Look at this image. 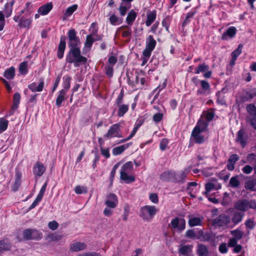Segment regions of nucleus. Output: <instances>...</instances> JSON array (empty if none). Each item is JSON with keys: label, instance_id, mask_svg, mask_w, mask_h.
<instances>
[{"label": "nucleus", "instance_id": "11", "mask_svg": "<svg viewBox=\"0 0 256 256\" xmlns=\"http://www.w3.org/2000/svg\"><path fill=\"white\" fill-rule=\"evenodd\" d=\"M170 228L179 232L182 231L186 227V221L184 218H176L170 222Z\"/></svg>", "mask_w": 256, "mask_h": 256}, {"label": "nucleus", "instance_id": "62", "mask_svg": "<svg viewBox=\"0 0 256 256\" xmlns=\"http://www.w3.org/2000/svg\"><path fill=\"white\" fill-rule=\"evenodd\" d=\"M48 226L50 230H54L58 228V224L56 221L53 220L48 223Z\"/></svg>", "mask_w": 256, "mask_h": 256}, {"label": "nucleus", "instance_id": "48", "mask_svg": "<svg viewBox=\"0 0 256 256\" xmlns=\"http://www.w3.org/2000/svg\"><path fill=\"white\" fill-rule=\"evenodd\" d=\"M230 233L234 236V238L238 240L241 239L244 235V232L238 228L232 230Z\"/></svg>", "mask_w": 256, "mask_h": 256}, {"label": "nucleus", "instance_id": "27", "mask_svg": "<svg viewBox=\"0 0 256 256\" xmlns=\"http://www.w3.org/2000/svg\"><path fill=\"white\" fill-rule=\"evenodd\" d=\"M214 116V114L212 112H203L199 120H202L208 126V122L211 120Z\"/></svg>", "mask_w": 256, "mask_h": 256}, {"label": "nucleus", "instance_id": "3", "mask_svg": "<svg viewBox=\"0 0 256 256\" xmlns=\"http://www.w3.org/2000/svg\"><path fill=\"white\" fill-rule=\"evenodd\" d=\"M118 198L114 194H108L106 198L104 204L106 207L104 210V214L106 216H110L113 214V209L118 205Z\"/></svg>", "mask_w": 256, "mask_h": 256}, {"label": "nucleus", "instance_id": "38", "mask_svg": "<svg viewBox=\"0 0 256 256\" xmlns=\"http://www.w3.org/2000/svg\"><path fill=\"white\" fill-rule=\"evenodd\" d=\"M124 2H122L119 8V11L122 16H124L126 14L127 10L129 9L131 6L130 4H124Z\"/></svg>", "mask_w": 256, "mask_h": 256}, {"label": "nucleus", "instance_id": "10", "mask_svg": "<svg viewBox=\"0 0 256 256\" xmlns=\"http://www.w3.org/2000/svg\"><path fill=\"white\" fill-rule=\"evenodd\" d=\"M14 20L18 22V26L20 28L29 29L32 22V18H24L20 15H16L14 16Z\"/></svg>", "mask_w": 256, "mask_h": 256}, {"label": "nucleus", "instance_id": "18", "mask_svg": "<svg viewBox=\"0 0 256 256\" xmlns=\"http://www.w3.org/2000/svg\"><path fill=\"white\" fill-rule=\"evenodd\" d=\"M53 5L52 2H48L39 8L38 12L42 16L47 14L52 8Z\"/></svg>", "mask_w": 256, "mask_h": 256}, {"label": "nucleus", "instance_id": "47", "mask_svg": "<svg viewBox=\"0 0 256 256\" xmlns=\"http://www.w3.org/2000/svg\"><path fill=\"white\" fill-rule=\"evenodd\" d=\"M64 88L62 90L68 92L70 87L71 78L69 76H65L64 78Z\"/></svg>", "mask_w": 256, "mask_h": 256}, {"label": "nucleus", "instance_id": "37", "mask_svg": "<svg viewBox=\"0 0 256 256\" xmlns=\"http://www.w3.org/2000/svg\"><path fill=\"white\" fill-rule=\"evenodd\" d=\"M78 8L77 4H74L70 7H68L64 16V20L67 18L68 17L70 16Z\"/></svg>", "mask_w": 256, "mask_h": 256}, {"label": "nucleus", "instance_id": "12", "mask_svg": "<svg viewBox=\"0 0 256 256\" xmlns=\"http://www.w3.org/2000/svg\"><path fill=\"white\" fill-rule=\"evenodd\" d=\"M23 234L24 237L27 240H38L42 237V233L36 230H26L24 232Z\"/></svg>", "mask_w": 256, "mask_h": 256}, {"label": "nucleus", "instance_id": "31", "mask_svg": "<svg viewBox=\"0 0 256 256\" xmlns=\"http://www.w3.org/2000/svg\"><path fill=\"white\" fill-rule=\"evenodd\" d=\"M119 30L122 33V36L124 38H129L132 34V29L128 26H122L119 28Z\"/></svg>", "mask_w": 256, "mask_h": 256}, {"label": "nucleus", "instance_id": "21", "mask_svg": "<svg viewBox=\"0 0 256 256\" xmlns=\"http://www.w3.org/2000/svg\"><path fill=\"white\" fill-rule=\"evenodd\" d=\"M239 158L238 156L236 154L231 155L228 160L226 166L228 169L230 170H234V164Z\"/></svg>", "mask_w": 256, "mask_h": 256}, {"label": "nucleus", "instance_id": "43", "mask_svg": "<svg viewBox=\"0 0 256 256\" xmlns=\"http://www.w3.org/2000/svg\"><path fill=\"white\" fill-rule=\"evenodd\" d=\"M8 121L4 118H0V134L5 131L8 126Z\"/></svg>", "mask_w": 256, "mask_h": 256}, {"label": "nucleus", "instance_id": "29", "mask_svg": "<svg viewBox=\"0 0 256 256\" xmlns=\"http://www.w3.org/2000/svg\"><path fill=\"white\" fill-rule=\"evenodd\" d=\"M92 36V34H89L86 36V41L84 44L86 48L90 50L94 40H101V38L100 36H96L97 38L96 40H94Z\"/></svg>", "mask_w": 256, "mask_h": 256}, {"label": "nucleus", "instance_id": "34", "mask_svg": "<svg viewBox=\"0 0 256 256\" xmlns=\"http://www.w3.org/2000/svg\"><path fill=\"white\" fill-rule=\"evenodd\" d=\"M4 76L8 80H12L15 76V68L11 66L7 68L4 72Z\"/></svg>", "mask_w": 256, "mask_h": 256}, {"label": "nucleus", "instance_id": "41", "mask_svg": "<svg viewBox=\"0 0 256 256\" xmlns=\"http://www.w3.org/2000/svg\"><path fill=\"white\" fill-rule=\"evenodd\" d=\"M192 245H186L182 246L179 249L180 253L183 255L188 254L192 251Z\"/></svg>", "mask_w": 256, "mask_h": 256}, {"label": "nucleus", "instance_id": "26", "mask_svg": "<svg viewBox=\"0 0 256 256\" xmlns=\"http://www.w3.org/2000/svg\"><path fill=\"white\" fill-rule=\"evenodd\" d=\"M156 10L150 12L147 14L146 20L145 22L147 26H150L156 20Z\"/></svg>", "mask_w": 256, "mask_h": 256}, {"label": "nucleus", "instance_id": "36", "mask_svg": "<svg viewBox=\"0 0 256 256\" xmlns=\"http://www.w3.org/2000/svg\"><path fill=\"white\" fill-rule=\"evenodd\" d=\"M109 20L110 24L113 26L120 24L122 22V19L115 14L111 15L109 18Z\"/></svg>", "mask_w": 256, "mask_h": 256}, {"label": "nucleus", "instance_id": "13", "mask_svg": "<svg viewBox=\"0 0 256 256\" xmlns=\"http://www.w3.org/2000/svg\"><path fill=\"white\" fill-rule=\"evenodd\" d=\"M221 188L222 186L220 184L216 182L206 183L205 185L206 191L204 192V194L206 195V196H208L210 194L211 192L213 190H218L220 189Z\"/></svg>", "mask_w": 256, "mask_h": 256}, {"label": "nucleus", "instance_id": "4", "mask_svg": "<svg viewBox=\"0 0 256 256\" xmlns=\"http://www.w3.org/2000/svg\"><path fill=\"white\" fill-rule=\"evenodd\" d=\"M133 170V164L132 162H128L122 167L120 172V178L127 184L135 180L134 176L128 174Z\"/></svg>", "mask_w": 256, "mask_h": 256}, {"label": "nucleus", "instance_id": "7", "mask_svg": "<svg viewBox=\"0 0 256 256\" xmlns=\"http://www.w3.org/2000/svg\"><path fill=\"white\" fill-rule=\"evenodd\" d=\"M214 223L218 226L230 228H232V226L231 225L230 217L226 214L220 215L214 220Z\"/></svg>", "mask_w": 256, "mask_h": 256}, {"label": "nucleus", "instance_id": "40", "mask_svg": "<svg viewBox=\"0 0 256 256\" xmlns=\"http://www.w3.org/2000/svg\"><path fill=\"white\" fill-rule=\"evenodd\" d=\"M20 94L18 92H16L14 94L13 98V104L12 106V108L14 110H16L18 108L20 102Z\"/></svg>", "mask_w": 256, "mask_h": 256}, {"label": "nucleus", "instance_id": "55", "mask_svg": "<svg viewBox=\"0 0 256 256\" xmlns=\"http://www.w3.org/2000/svg\"><path fill=\"white\" fill-rule=\"evenodd\" d=\"M89 30L90 32V34H92V36H96L98 30V28L97 26L96 23H92L90 26Z\"/></svg>", "mask_w": 256, "mask_h": 256}, {"label": "nucleus", "instance_id": "60", "mask_svg": "<svg viewBox=\"0 0 256 256\" xmlns=\"http://www.w3.org/2000/svg\"><path fill=\"white\" fill-rule=\"evenodd\" d=\"M168 144V140L166 138H164L162 140L160 143V149L162 150H164L166 149V148Z\"/></svg>", "mask_w": 256, "mask_h": 256}, {"label": "nucleus", "instance_id": "23", "mask_svg": "<svg viewBox=\"0 0 256 256\" xmlns=\"http://www.w3.org/2000/svg\"><path fill=\"white\" fill-rule=\"evenodd\" d=\"M66 93L67 92L62 90L59 92L56 102V105L59 108L61 106L62 102L67 99L68 96H66Z\"/></svg>", "mask_w": 256, "mask_h": 256}, {"label": "nucleus", "instance_id": "19", "mask_svg": "<svg viewBox=\"0 0 256 256\" xmlns=\"http://www.w3.org/2000/svg\"><path fill=\"white\" fill-rule=\"evenodd\" d=\"M44 86V82L42 80H40V82L38 84L34 82L28 86V88L32 92H42L43 90Z\"/></svg>", "mask_w": 256, "mask_h": 256}, {"label": "nucleus", "instance_id": "61", "mask_svg": "<svg viewBox=\"0 0 256 256\" xmlns=\"http://www.w3.org/2000/svg\"><path fill=\"white\" fill-rule=\"evenodd\" d=\"M245 224L246 226V228L250 230L254 228L255 226V224L254 220H252L251 219L248 220L246 222Z\"/></svg>", "mask_w": 256, "mask_h": 256}, {"label": "nucleus", "instance_id": "59", "mask_svg": "<svg viewBox=\"0 0 256 256\" xmlns=\"http://www.w3.org/2000/svg\"><path fill=\"white\" fill-rule=\"evenodd\" d=\"M254 170V167L250 166V165H246L242 169V171L244 174H250L252 170Z\"/></svg>", "mask_w": 256, "mask_h": 256}, {"label": "nucleus", "instance_id": "22", "mask_svg": "<svg viewBox=\"0 0 256 256\" xmlns=\"http://www.w3.org/2000/svg\"><path fill=\"white\" fill-rule=\"evenodd\" d=\"M66 48L65 38H62L58 45V51L57 53L58 57L62 58L64 56V54Z\"/></svg>", "mask_w": 256, "mask_h": 256}, {"label": "nucleus", "instance_id": "39", "mask_svg": "<svg viewBox=\"0 0 256 256\" xmlns=\"http://www.w3.org/2000/svg\"><path fill=\"white\" fill-rule=\"evenodd\" d=\"M128 104H120L118 106V116L122 117L128 112Z\"/></svg>", "mask_w": 256, "mask_h": 256}, {"label": "nucleus", "instance_id": "53", "mask_svg": "<svg viewBox=\"0 0 256 256\" xmlns=\"http://www.w3.org/2000/svg\"><path fill=\"white\" fill-rule=\"evenodd\" d=\"M230 184L233 188L238 187L240 184V181L238 176L232 177L230 180Z\"/></svg>", "mask_w": 256, "mask_h": 256}, {"label": "nucleus", "instance_id": "30", "mask_svg": "<svg viewBox=\"0 0 256 256\" xmlns=\"http://www.w3.org/2000/svg\"><path fill=\"white\" fill-rule=\"evenodd\" d=\"M137 16V13L134 10H131L128 13L126 18V22L128 25L131 26L135 20Z\"/></svg>", "mask_w": 256, "mask_h": 256}, {"label": "nucleus", "instance_id": "45", "mask_svg": "<svg viewBox=\"0 0 256 256\" xmlns=\"http://www.w3.org/2000/svg\"><path fill=\"white\" fill-rule=\"evenodd\" d=\"M197 252L200 256H206L208 254V249L205 246L198 244Z\"/></svg>", "mask_w": 256, "mask_h": 256}, {"label": "nucleus", "instance_id": "46", "mask_svg": "<svg viewBox=\"0 0 256 256\" xmlns=\"http://www.w3.org/2000/svg\"><path fill=\"white\" fill-rule=\"evenodd\" d=\"M12 3L8 2L5 4L4 12L6 17L10 16L12 10Z\"/></svg>", "mask_w": 256, "mask_h": 256}, {"label": "nucleus", "instance_id": "33", "mask_svg": "<svg viewBox=\"0 0 256 256\" xmlns=\"http://www.w3.org/2000/svg\"><path fill=\"white\" fill-rule=\"evenodd\" d=\"M156 41L152 36H148L146 40V48L154 50L156 46Z\"/></svg>", "mask_w": 256, "mask_h": 256}, {"label": "nucleus", "instance_id": "1", "mask_svg": "<svg viewBox=\"0 0 256 256\" xmlns=\"http://www.w3.org/2000/svg\"><path fill=\"white\" fill-rule=\"evenodd\" d=\"M208 130L207 124L202 120H198L192 130L190 141L198 144L204 143L208 138Z\"/></svg>", "mask_w": 256, "mask_h": 256}, {"label": "nucleus", "instance_id": "8", "mask_svg": "<svg viewBox=\"0 0 256 256\" xmlns=\"http://www.w3.org/2000/svg\"><path fill=\"white\" fill-rule=\"evenodd\" d=\"M114 137H122L120 133V124H115L112 125L107 132L104 135V138L106 140H110Z\"/></svg>", "mask_w": 256, "mask_h": 256}, {"label": "nucleus", "instance_id": "25", "mask_svg": "<svg viewBox=\"0 0 256 256\" xmlns=\"http://www.w3.org/2000/svg\"><path fill=\"white\" fill-rule=\"evenodd\" d=\"M174 172H164L160 175V179L164 181H174Z\"/></svg>", "mask_w": 256, "mask_h": 256}, {"label": "nucleus", "instance_id": "32", "mask_svg": "<svg viewBox=\"0 0 256 256\" xmlns=\"http://www.w3.org/2000/svg\"><path fill=\"white\" fill-rule=\"evenodd\" d=\"M202 218H200L192 216L190 218L188 223L190 226L192 227L202 225Z\"/></svg>", "mask_w": 256, "mask_h": 256}, {"label": "nucleus", "instance_id": "6", "mask_svg": "<svg viewBox=\"0 0 256 256\" xmlns=\"http://www.w3.org/2000/svg\"><path fill=\"white\" fill-rule=\"evenodd\" d=\"M234 207L238 210L246 212L249 208H256V202L254 200L248 201L246 200H240L235 202Z\"/></svg>", "mask_w": 256, "mask_h": 256}, {"label": "nucleus", "instance_id": "64", "mask_svg": "<svg viewBox=\"0 0 256 256\" xmlns=\"http://www.w3.org/2000/svg\"><path fill=\"white\" fill-rule=\"evenodd\" d=\"M150 200L154 204H157L158 202V196L156 194H151L149 196Z\"/></svg>", "mask_w": 256, "mask_h": 256}, {"label": "nucleus", "instance_id": "56", "mask_svg": "<svg viewBox=\"0 0 256 256\" xmlns=\"http://www.w3.org/2000/svg\"><path fill=\"white\" fill-rule=\"evenodd\" d=\"M86 192V188L83 186L78 185L74 188V192L77 194H82V193Z\"/></svg>", "mask_w": 256, "mask_h": 256}, {"label": "nucleus", "instance_id": "5", "mask_svg": "<svg viewBox=\"0 0 256 256\" xmlns=\"http://www.w3.org/2000/svg\"><path fill=\"white\" fill-rule=\"evenodd\" d=\"M158 210L154 206L146 205L140 209V216L144 220H150L158 212Z\"/></svg>", "mask_w": 256, "mask_h": 256}, {"label": "nucleus", "instance_id": "44", "mask_svg": "<svg viewBox=\"0 0 256 256\" xmlns=\"http://www.w3.org/2000/svg\"><path fill=\"white\" fill-rule=\"evenodd\" d=\"M242 48L243 45L242 44H240L238 48L232 53V58L234 62L237 58L238 56L242 53Z\"/></svg>", "mask_w": 256, "mask_h": 256}, {"label": "nucleus", "instance_id": "49", "mask_svg": "<svg viewBox=\"0 0 256 256\" xmlns=\"http://www.w3.org/2000/svg\"><path fill=\"white\" fill-rule=\"evenodd\" d=\"M19 72L22 74H26L28 73V64L26 62H23L20 64L19 66Z\"/></svg>", "mask_w": 256, "mask_h": 256}, {"label": "nucleus", "instance_id": "17", "mask_svg": "<svg viewBox=\"0 0 256 256\" xmlns=\"http://www.w3.org/2000/svg\"><path fill=\"white\" fill-rule=\"evenodd\" d=\"M236 32V28L234 26H230L223 34L222 38L223 40H228L234 36Z\"/></svg>", "mask_w": 256, "mask_h": 256}, {"label": "nucleus", "instance_id": "14", "mask_svg": "<svg viewBox=\"0 0 256 256\" xmlns=\"http://www.w3.org/2000/svg\"><path fill=\"white\" fill-rule=\"evenodd\" d=\"M248 136L243 129H240L238 132L236 141L240 144L242 147H244L246 144Z\"/></svg>", "mask_w": 256, "mask_h": 256}, {"label": "nucleus", "instance_id": "63", "mask_svg": "<svg viewBox=\"0 0 256 256\" xmlns=\"http://www.w3.org/2000/svg\"><path fill=\"white\" fill-rule=\"evenodd\" d=\"M163 118V114L161 113L158 112L153 116V120L156 122H160Z\"/></svg>", "mask_w": 256, "mask_h": 256}, {"label": "nucleus", "instance_id": "20", "mask_svg": "<svg viewBox=\"0 0 256 256\" xmlns=\"http://www.w3.org/2000/svg\"><path fill=\"white\" fill-rule=\"evenodd\" d=\"M86 245L83 242H77L70 244V250L72 252H78L85 250Z\"/></svg>", "mask_w": 256, "mask_h": 256}, {"label": "nucleus", "instance_id": "54", "mask_svg": "<svg viewBox=\"0 0 256 256\" xmlns=\"http://www.w3.org/2000/svg\"><path fill=\"white\" fill-rule=\"evenodd\" d=\"M246 110L251 115L256 116V106L254 104H250L247 106Z\"/></svg>", "mask_w": 256, "mask_h": 256}, {"label": "nucleus", "instance_id": "50", "mask_svg": "<svg viewBox=\"0 0 256 256\" xmlns=\"http://www.w3.org/2000/svg\"><path fill=\"white\" fill-rule=\"evenodd\" d=\"M126 148L125 146L122 145L116 146L113 148L112 154L114 156H117L122 154Z\"/></svg>", "mask_w": 256, "mask_h": 256}, {"label": "nucleus", "instance_id": "24", "mask_svg": "<svg viewBox=\"0 0 256 256\" xmlns=\"http://www.w3.org/2000/svg\"><path fill=\"white\" fill-rule=\"evenodd\" d=\"M243 216L244 215L239 212H236L234 214L232 218H230L231 225L232 226V228L242 220Z\"/></svg>", "mask_w": 256, "mask_h": 256}, {"label": "nucleus", "instance_id": "42", "mask_svg": "<svg viewBox=\"0 0 256 256\" xmlns=\"http://www.w3.org/2000/svg\"><path fill=\"white\" fill-rule=\"evenodd\" d=\"M256 187V180H250L245 183V188L246 190H254Z\"/></svg>", "mask_w": 256, "mask_h": 256}, {"label": "nucleus", "instance_id": "15", "mask_svg": "<svg viewBox=\"0 0 256 256\" xmlns=\"http://www.w3.org/2000/svg\"><path fill=\"white\" fill-rule=\"evenodd\" d=\"M46 167L40 162H36L33 168V172L34 175L40 176L46 171Z\"/></svg>", "mask_w": 256, "mask_h": 256}, {"label": "nucleus", "instance_id": "57", "mask_svg": "<svg viewBox=\"0 0 256 256\" xmlns=\"http://www.w3.org/2000/svg\"><path fill=\"white\" fill-rule=\"evenodd\" d=\"M138 128V126H135L133 128V130L132 132L130 134L127 138L121 140L120 142H126V141L130 140V139H131L134 136V134L136 132Z\"/></svg>", "mask_w": 256, "mask_h": 256}, {"label": "nucleus", "instance_id": "2", "mask_svg": "<svg viewBox=\"0 0 256 256\" xmlns=\"http://www.w3.org/2000/svg\"><path fill=\"white\" fill-rule=\"evenodd\" d=\"M87 60L86 58L80 54V48H72L66 56V61L70 64H74L76 67L84 64Z\"/></svg>", "mask_w": 256, "mask_h": 256}, {"label": "nucleus", "instance_id": "16", "mask_svg": "<svg viewBox=\"0 0 256 256\" xmlns=\"http://www.w3.org/2000/svg\"><path fill=\"white\" fill-rule=\"evenodd\" d=\"M189 171V169L186 168L184 170L178 172H174V181L178 182H184Z\"/></svg>", "mask_w": 256, "mask_h": 256}, {"label": "nucleus", "instance_id": "51", "mask_svg": "<svg viewBox=\"0 0 256 256\" xmlns=\"http://www.w3.org/2000/svg\"><path fill=\"white\" fill-rule=\"evenodd\" d=\"M209 69V66L208 65L205 64H200L196 68V73L198 74L201 72H204L207 71Z\"/></svg>", "mask_w": 256, "mask_h": 256}, {"label": "nucleus", "instance_id": "28", "mask_svg": "<svg viewBox=\"0 0 256 256\" xmlns=\"http://www.w3.org/2000/svg\"><path fill=\"white\" fill-rule=\"evenodd\" d=\"M32 4L30 2H27L24 8L21 10L17 15L22 16L23 14H25L26 16H29L32 14Z\"/></svg>", "mask_w": 256, "mask_h": 256}, {"label": "nucleus", "instance_id": "9", "mask_svg": "<svg viewBox=\"0 0 256 256\" xmlns=\"http://www.w3.org/2000/svg\"><path fill=\"white\" fill-rule=\"evenodd\" d=\"M68 37L69 40L68 44L70 48H80V40L78 37L76 36V32L74 29H70L68 30Z\"/></svg>", "mask_w": 256, "mask_h": 256}, {"label": "nucleus", "instance_id": "52", "mask_svg": "<svg viewBox=\"0 0 256 256\" xmlns=\"http://www.w3.org/2000/svg\"><path fill=\"white\" fill-rule=\"evenodd\" d=\"M0 242H2V252L4 251L8 250H10L11 248V245L10 243L8 242L6 240H0Z\"/></svg>", "mask_w": 256, "mask_h": 256}, {"label": "nucleus", "instance_id": "58", "mask_svg": "<svg viewBox=\"0 0 256 256\" xmlns=\"http://www.w3.org/2000/svg\"><path fill=\"white\" fill-rule=\"evenodd\" d=\"M16 182H15V184L19 186L21 183V178L22 177V174L20 172L17 171L16 172Z\"/></svg>", "mask_w": 256, "mask_h": 256}, {"label": "nucleus", "instance_id": "35", "mask_svg": "<svg viewBox=\"0 0 256 256\" xmlns=\"http://www.w3.org/2000/svg\"><path fill=\"white\" fill-rule=\"evenodd\" d=\"M197 183L196 182H190L188 184V189L190 190V196L192 198H195V194L196 191V187Z\"/></svg>", "mask_w": 256, "mask_h": 256}]
</instances>
